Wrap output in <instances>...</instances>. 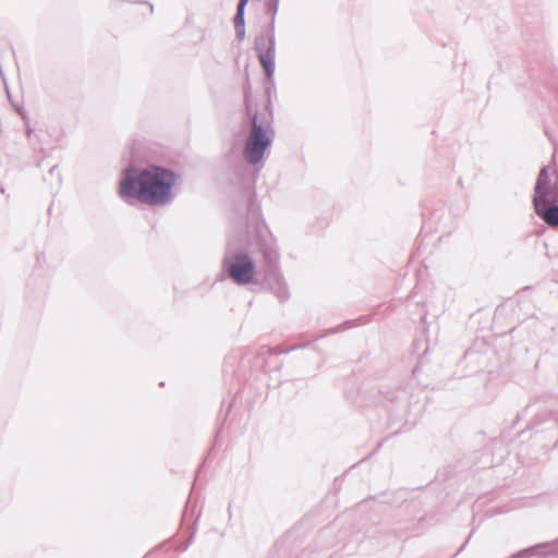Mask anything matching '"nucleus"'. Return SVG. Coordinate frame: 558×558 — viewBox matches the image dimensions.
I'll use <instances>...</instances> for the list:
<instances>
[{"label":"nucleus","instance_id":"20e7f679","mask_svg":"<svg viewBox=\"0 0 558 558\" xmlns=\"http://www.w3.org/2000/svg\"><path fill=\"white\" fill-rule=\"evenodd\" d=\"M222 270L238 286H247L254 282L255 262L243 250H238L234 240H227L225 256L221 263Z\"/></svg>","mask_w":558,"mask_h":558},{"label":"nucleus","instance_id":"ddd939ff","mask_svg":"<svg viewBox=\"0 0 558 558\" xmlns=\"http://www.w3.org/2000/svg\"><path fill=\"white\" fill-rule=\"evenodd\" d=\"M56 169H57V166H52V167L50 168V173H53V171H54Z\"/></svg>","mask_w":558,"mask_h":558},{"label":"nucleus","instance_id":"1a4fd4ad","mask_svg":"<svg viewBox=\"0 0 558 558\" xmlns=\"http://www.w3.org/2000/svg\"><path fill=\"white\" fill-rule=\"evenodd\" d=\"M251 140H268L267 131H265L262 126L257 125L256 120L253 121V130Z\"/></svg>","mask_w":558,"mask_h":558},{"label":"nucleus","instance_id":"f03ea898","mask_svg":"<svg viewBox=\"0 0 558 558\" xmlns=\"http://www.w3.org/2000/svg\"><path fill=\"white\" fill-rule=\"evenodd\" d=\"M252 228L247 242L263 257L264 284L280 302H284L290 298V292L279 269L280 255L276 240L264 222L257 221Z\"/></svg>","mask_w":558,"mask_h":558},{"label":"nucleus","instance_id":"9b49d317","mask_svg":"<svg viewBox=\"0 0 558 558\" xmlns=\"http://www.w3.org/2000/svg\"><path fill=\"white\" fill-rule=\"evenodd\" d=\"M137 143H138V142H133V144H132V146H131V148H130L131 154H132V158H133L134 160H140V159H141V157L134 156V150H135V147H136V144H137Z\"/></svg>","mask_w":558,"mask_h":558},{"label":"nucleus","instance_id":"6e6552de","mask_svg":"<svg viewBox=\"0 0 558 558\" xmlns=\"http://www.w3.org/2000/svg\"><path fill=\"white\" fill-rule=\"evenodd\" d=\"M247 2H248V0H240V2H239L238 12H236V15L234 19V24H235L236 28H239V27L243 28V26H244V8Z\"/></svg>","mask_w":558,"mask_h":558},{"label":"nucleus","instance_id":"4468645a","mask_svg":"<svg viewBox=\"0 0 558 558\" xmlns=\"http://www.w3.org/2000/svg\"><path fill=\"white\" fill-rule=\"evenodd\" d=\"M0 192H1L2 194H3V193H5L4 187H1V189H0Z\"/></svg>","mask_w":558,"mask_h":558},{"label":"nucleus","instance_id":"39448f33","mask_svg":"<svg viewBox=\"0 0 558 558\" xmlns=\"http://www.w3.org/2000/svg\"><path fill=\"white\" fill-rule=\"evenodd\" d=\"M242 149L244 161L253 167H264V156L269 150L272 142H244Z\"/></svg>","mask_w":558,"mask_h":558},{"label":"nucleus","instance_id":"0eeeda50","mask_svg":"<svg viewBox=\"0 0 558 558\" xmlns=\"http://www.w3.org/2000/svg\"><path fill=\"white\" fill-rule=\"evenodd\" d=\"M259 61L265 70L267 77H271L275 70V51L266 52L258 54Z\"/></svg>","mask_w":558,"mask_h":558},{"label":"nucleus","instance_id":"7ed1b4c3","mask_svg":"<svg viewBox=\"0 0 558 558\" xmlns=\"http://www.w3.org/2000/svg\"><path fill=\"white\" fill-rule=\"evenodd\" d=\"M532 203L539 219L550 228H558V181L551 184L546 166L537 175Z\"/></svg>","mask_w":558,"mask_h":558},{"label":"nucleus","instance_id":"423d86ee","mask_svg":"<svg viewBox=\"0 0 558 558\" xmlns=\"http://www.w3.org/2000/svg\"><path fill=\"white\" fill-rule=\"evenodd\" d=\"M255 46L258 54L263 53V51H275L274 36L271 34H262L256 38Z\"/></svg>","mask_w":558,"mask_h":558},{"label":"nucleus","instance_id":"f257e3e1","mask_svg":"<svg viewBox=\"0 0 558 558\" xmlns=\"http://www.w3.org/2000/svg\"><path fill=\"white\" fill-rule=\"evenodd\" d=\"M178 174L161 166L145 169L128 167L120 180L119 193L123 198H134L143 204L160 206L173 201L172 187Z\"/></svg>","mask_w":558,"mask_h":558},{"label":"nucleus","instance_id":"f8f14e48","mask_svg":"<svg viewBox=\"0 0 558 558\" xmlns=\"http://www.w3.org/2000/svg\"><path fill=\"white\" fill-rule=\"evenodd\" d=\"M553 549L550 550V553L553 554H558V543L557 544H554L551 545Z\"/></svg>","mask_w":558,"mask_h":558},{"label":"nucleus","instance_id":"9d476101","mask_svg":"<svg viewBox=\"0 0 558 558\" xmlns=\"http://www.w3.org/2000/svg\"><path fill=\"white\" fill-rule=\"evenodd\" d=\"M356 322L357 320H347L344 322L343 324L335 327V328H331V329H328L326 330V332L322 336V337H325V336H328V335H331V333H336V332H340V331H343V330H347L353 326H356Z\"/></svg>","mask_w":558,"mask_h":558}]
</instances>
